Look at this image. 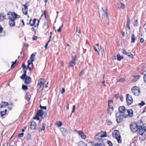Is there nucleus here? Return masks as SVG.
Here are the masks:
<instances>
[{"instance_id":"nucleus-35","label":"nucleus","mask_w":146,"mask_h":146,"mask_svg":"<svg viewBox=\"0 0 146 146\" xmlns=\"http://www.w3.org/2000/svg\"><path fill=\"white\" fill-rule=\"evenodd\" d=\"M125 80V79L123 78H121L119 79L117 81V82H123Z\"/></svg>"},{"instance_id":"nucleus-49","label":"nucleus","mask_w":146,"mask_h":146,"mask_svg":"<svg viewBox=\"0 0 146 146\" xmlns=\"http://www.w3.org/2000/svg\"><path fill=\"white\" fill-rule=\"evenodd\" d=\"M42 129L44 130L45 128V127H46V125L44 123H43L42 125Z\"/></svg>"},{"instance_id":"nucleus-51","label":"nucleus","mask_w":146,"mask_h":146,"mask_svg":"<svg viewBox=\"0 0 146 146\" xmlns=\"http://www.w3.org/2000/svg\"><path fill=\"white\" fill-rule=\"evenodd\" d=\"M102 9L103 10V11H104V13H105V14H106V16L107 17H108V15L107 14V12H106L103 9V8H102Z\"/></svg>"},{"instance_id":"nucleus-62","label":"nucleus","mask_w":146,"mask_h":146,"mask_svg":"<svg viewBox=\"0 0 146 146\" xmlns=\"http://www.w3.org/2000/svg\"><path fill=\"white\" fill-rule=\"evenodd\" d=\"M27 73V71L25 70H24V74H23L24 75H26Z\"/></svg>"},{"instance_id":"nucleus-43","label":"nucleus","mask_w":146,"mask_h":146,"mask_svg":"<svg viewBox=\"0 0 146 146\" xmlns=\"http://www.w3.org/2000/svg\"><path fill=\"white\" fill-rule=\"evenodd\" d=\"M121 52L125 54L126 55V54H127V53H128V52H127L126 50H121Z\"/></svg>"},{"instance_id":"nucleus-9","label":"nucleus","mask_w":146,"mask_h":146,"mask_svg":"<svg viewBox=\"0 0 146 146\" xmlns=\"http://www.w3.org/2000/svg\"><path fill=\"white\" fill-rule=\"evenodd\" d=\"M76 56H75L74 57H73L72 60L69 64V67H73L75 65L76 62Z\"/></svg>"},{"instance_id":"nucleus-2","label":"nucleus","mask_w":146,"mask_h":146,"mask_svg":"<svg viewBox=\"0 0 146 146\" xmlns=\"http://www.w3.org/2000/svg\"><path fill=\"white\" fill-rule=\"evenodd\" d=\"M8 18L10 20L9 22V24L10 27H13L15 25V20L17 18L20 17V16L17 15L15 12H9L8 14Z\"/></svg>"},{"instance_id":"nucleus-27","label":"nucleus","mask_w":146,"mask_h":146,"mask_svg":"<svg viewBox=\"0 0 146 146\" xmlns=\"http://www.w3.org/2000/svg\"><path fill=\"white\" fill-rule=\"evenodd\" d=\"M83 145L84 146H94V143L92 142L89 143L87 145H86L85 143H83Z\"/></svg>"},{"instance_id":"nucleus-17","label":"nucleus","mask_w":146,"mask_h":146,"mask_svg":"<svg viewBox=\"0 0 146 146\" xmlns=\"http://www.w3.org/2000/svg\"><path fill=\"white\" fill-rule=\"evenodd\" d=\"M61 132L62 133V134L64 135H66L68 133L66 129L62 128L61 129Z\"/></svg>"},{"instance_id":"nucleus-21","label":"nucleus","mask_w":146,"mask_h":146,"mask_svg":"<svg viewBox=\"0 0 146 146\" xmlns=\"http://www.w3.org/2000/svg\"><path fill=\"white\" fill-rule=\"evenodd\" d=\"M8 103L7 102H2L1 105V108H3L4 107H5L8 105Z\"/></svg>"},{"instance_id":"nucleus-55","label":"nucleus","mask_w":146,"mask_h":146,"mask_svg":"<svg viewBox=\"0 0 146 146\" xmlns=\"http://www.w3.org/2000/svg\"><path fill=\"white\" fill-rule=\"evenodd\" d=\"M76 31L77 32H78L79 33H81L80 31V29H78L77 27V28H76Z\"/></svg>"},{"instance_id":"nucleus-33","label":"nucleus","mask_w":146,"mask_h":146,"mask_svg":"<svg viewBox=\"0 0 146 146\" xmlns=\"http://www.w3.org/2000/svg\"><path fill=\"white\" fill-rule=\"evenodd\" d=\"M27 76V75H25L23 74L22 76H21L20 77V78L21 79L24 80L25 79L26 77Z\"/></svg>"},{"instance_id":"nucleus-47","label":"nucleus","mask_w":146,"mask_h":146,"mask_svg":"<svg viewBox=\"0 0 146 146\" xmlns=\"http://www.w3.org/2000/svg\"><path fill=\"white\" fill-rule=\"evenodd\" d=\"M22 67H23V68L24 69H27V67L26 66L24 63H23V64ZM27 68H28V66H27Z\"/></svg>"},{"instance_id":"nucleus-14","label":"nucleus","mask_w":146,"mask_h":146,"mask_svg":"<svg viewBox=\"0 0 146 146\" xmlns=\"http://www.w3.org/2000/svg\"><path fill=\"white\" fill-rule=\"evenodd\" d=\"M77 131L82 139H86V136L82 131Z\"/></svg>"},{"instance_id":"nucleus-48","label":"nucleus","mask_w":146,"mask_h":146,"mask_svg":"<svg viewBox=\"0 0 146 146\" xmlns=\"http://www.w3.org/2000/svg\"><path fill=\"white\" fill-rule=\"evenodd\" d=\"M94 50H95V51H96L97 52L98 54H99V52L98 51L97 48H96V46H94Z\"/></svg>"},{"instance_id":"nucleus-13","label":"nucleus","mask_w":146,"mask_h":146,"mask_svg":"<svg viewBox=\"0 0 146 146\" xmlns=\"http://www.w3.org/2000/svg\"><path fill=\"white\" fill-rule=\"evenodd\" d=\"M31 81V79L30 77L27 76L26 77L25 83L27 84H30Z\"/></svg>"},{"instance_id":"nucleus-20","label":"nucleus","mask_w":146,"mask_h":146,"mask_svg":"<svg viewBox=\"0 0 146 146\" xmlns=\"http://www.w3.org/2000/svg\"><path fill=\"white\" fill-rule=\"evenodd\" d=\"M36 19H35L33 20L31 19L30 21V24L31 26L34 25L36 23Z\"/></svg>"},{"instance_id":"nucleus-19","label":"nucleus","mask_w":146,"mask_h":146,"mask_svg":"<svg viewBox=\"0 0 146 146\" xmlns=\"http://www.w3.org/2000/svg\"><path fill=\"white\" fill-rule=\"evenodd\" d=\"M116 99L119 100L120 99L121 100H123V98L122 96H119V94H117L115 95Z\"/></svg>"},{"instance_id":"nucleus-44","label":"nucleus","mask_w":146,"mask_h":146,"mask_svg":"<svg viewBox=\"0 0 146 146\" xmlns=\"http://www.w3.org/2000/svg\"><path fill=\"white\" fill-rule=\"evenodd\" d=\"M24 133H20L18 135V137H21L23 136L24 135Z\"/></svg>"},{"instance_id":"nucleus-12","label":"nucleus","mask_w":146,"mask_h":146,"mask_svg":"<svg viewBox=\"0 0 146 146\" xmlns=\"http://www.w3.org/2000/svg\"><path fill=\"white\" fill-rule=\"evenodd\" d=\"M45 113V112L42 109H40L37 111V116L42 117Z\"/></svg>"},{"instance_id":"nucleus-1","label":"nucleus","mask_w":146,"mask_h":146,"mask_svg":"<svg viewBox=\"0 0 146 146\" xmlns=\"http://www.w3.org/2000/svg\"><path fill=\"white\" fill-rule=\"evenodd\" d=\"M141 122H138L137 123L132 122L130 125L131 130L133 132L138 131L139 133L142 135L146 131V127Z\"/></svg>"},{"instance_id":"nucleus-24","label":"nucleus","mask_w":146,"mask_h":146,"mask_svg":"<svg viewBox=\"0 0 146 146\" xmlns=\"http://www.w3.org/2000/svg\"><path fill=\"white\" fill-rule=\"evenodd\" d=\"M131 42H134L135 40V35L133 33H132L131 35Z\"/></svg>"},{"instance_id":"nucleus-25","label":"nucleus","mask_w":146,"mask_h":146,"mask_svg":"<svg viewBox=\"0 0 146 146\" xmlns=\"http://www.w3.org/2000/svg\"><path fill=\"white\" fill-rule=\"evenodd\" d=\"M117 60L118 61H120L121 59L123 58V56L120 55L119 54H118L117 55Z\"/></svg>"},{"instance_id":"nucleus-53","label":"nucleus","mask_w":146,"mask_h":146,"mask_svg":"<svg viewBox=\"0 0 146 146\" xmlns=\"http://www.w3.org/2000/svg\"><path fill=\"white\" fill-rule=\"evenodd\" d=\"M31 29L32 30V31L33 32H34L35 33V34L36 33V30L35 29V28H34V27H33L32 29Z\"/></svg>"},{"instance_id":"nucleus-22","label":"nucleus","mask_w":146,"mask_h":146,"mask_svg":"<svg viewBox=\"0 0 146 146\" xmlns=\"http://www.w3.org/2000/svg\"><path fill=\"white\" fill-rule=\"evenodd\" d=\"M118 7L121 9H124L125 8V5L122 3H120L118 4Z\"/></svg>"},{"instance_id":"nucleus-60","label":"nucleus","mask_w":146,"mask_h":146,"mask_svg":"<svg viewBox=\"0 0 146 146\" xmlns=\"http://www.w3.org/2000/svg\"><path fill=\"white\" fill-rule=\"evenodd\" d=\"M134 78L137 79H138L139 78V77L138 76H136Z\"/></svg>"},{"instance_id":"nucleus-38","label":"nucleus","mask_w":146,"mask_h":146,"mask_svg":"<svg viewBox=\"0 0 146 146\" xmlns=\"http://www.w3.org/2000/svg\"><path fill=\"white\" fill-rule=\"evenodd\" d=\"M134 25L135 26H137L138 25V22L137 20H136L134 23Z\"/></svg>"},{"instance_id":"nucleus-5","label":"nucleus","mask_w":146,"mask_h":146,"mask_svg":"<svg viewBox=\"0 0 146 146\" xmlns=\"http://www.w3.org/2000/svg\"><path fill=\"white\" fill-rule=\"evenodd\" d=\"M112 135L113 137L117 140L119 143H121V137L119 131L116 130H115L113 132Z\"/></svg>"},{"instance_id":"nucleus-29","label":"nucleus","mask_w":146,"mask_h":146,"mask_svg":"<svg viewBox=\"0 0 146 146\" xmlns=\"http://www.w3.org/2000/svg\"><path fill=\"white\" fill-rule=\"evenodd\" d=\"M31 97V96L29 94H27L25 97V99L27 100H29Z\"/></svg>"},{"instance_id":"nucleus-32","label":"nucleus","mask_w":146,"mask_h":146,"mask_svg":"<svg viewBox=\"0 0 146 146\" xmlns=\"http://www.w3.org/2000/svg\"><path fill=\"white\" fill-rule=\"evenodd\" d=\"M56 124L58 127H60L62 125V123L61 121H58L56 123Z\"/></svg>"},{"instance_id":"nucleus-42","label":"nucleus","mask_w":146,"mask_h":146,"mask_svg":"<svg viewBox=\"0 0 146 146\" xmlns=\"http://www.w3.org/2000/svg\"><path fill=\"white\" fill-rule=\"evenodd\" d=\"M127 104L129 106L131 105L133 103L132 101H127Z\"/></svg>"},{"instance_id":"nucleus-41","label":"nucleus","mask_w":146,"mask_h":146,"mask_svg":"<svg viewBox=\"0 0 146 146\" xmlns=\"http://www.w3.org/2000/svg\"><path fill=\"white\" fill-rule=\"evenodd\" d=\"M126 55H127L129 57H132L133 56V54H131L130 53L128 52L127 54H126Z\"/></svg>"},{"instance_id":"nucleus-56","label":"nucleus","mask_w":146,"mask_h":146,"mask_svg":"<svg viewBox=\"0 0 146 146\" xmlns=\"http://www.w3.org/2000/svg\"><path fill=\"white\" fill-rule=\"evenodd\" d=\"M13 107V105L12 104L11 105L9 106V108L10 110H11Z\"/></svg>"},{"instance_id":"nucleus-8","label":"nucleus","mask_w":146,"mask_h":146,"mask_svg":"<svg viewBox=\"0 0 146 146\" xmlns=\"http://www.w3.org/2000/svg\"><path fill=\"white\" fill-rule=\"evenodd\" d=\"M139 89V88L136 86L133 87L131 89L132 92L134 95L138 96L140 93Z\"/></svg>"},{"instance_id":"nucleus-40","label":"nucleus","mask_w":146,"mask_h":146,"mask_svg":"<svg viewBox=\"0 0 146 146\" xmlns=\"http://www.w3.org/2000/svg\"><path fill=\"white\" fill-rule=\"evenodd\" d=\"M145 102H143V101H142V102L141 103H140L139 104V105L141 106H143L144 105H145Z\"/></svg>"},{"instance_id":"nucleus-63","label":"nucleus","mask_w":146,"mask_h":146,"mask_svg":"<svg viewBox=\"0 0 146 146\" xmlns=\"http://www.w3.org/2000/svg\"><path fill=\"white\" fill-rule=\"evenodd\" d=\"M48 42H47L46 44V45L45 46V48H46V49L47 48V46H48Z\"/></svg>"},{"instance_id":"nucleus-15","label":"nucleus","mask_w":146,"mask_h":146,"mask_svg":"<svg viewBox=\"0 0 146 146\" xmlns=\"http://www.w3.org/2000/svg\"><path fill=\"white\" fill-rule=\"evenodd\" d=\"M23 6L24 7V8H22L24 14L26 15L27 14L28 11V7L27 5H24Z\"/></svg>"},{"instance_id":"nucleus-7","label":"nucleus","mask_w":146,"mask_h":146,"mask_svg":"<svg viewBox=\"0 0 146 146\" xmlns=\"http://www.w3.org/2000/svg\"><path fill=\"white\" fill-rule=\"evenodd\" d=\"M35 54H32L31 55L30 59L28 61V67L30 70H31V68L33 67V62L34 60V59L35 58Z\"/></svg>"},{"instance_id":"nucleus-3","label":"nucleus","mask_w":146,"mask_h":146,"mask_svg":"<svg viewBox=\"0 0 146 146\" xmlns=\"http://www.w3.org/2000/svg\"><path fill=\"white\" fill-rule=\"evenodd\" d=\"M119 111L118 113H122L123 114L127 115L131 117H133V110L131 109L128 110L125 109L124 106H120L119 108Z\"/></svg>"},{"instance_id":"nucleus-6","label":"nucleus","mask_w":146,"mask_h":146,"mask_svg":"<svg viewBox=\"0 0 146 146\" xmlns=\"http://www.w3.org/2000/svg\"><path fill=\"white\" fill-rule=\"evenodd\" d=\"M46 81L44 79L40 78L38 81V83L37 85V87H39L38 90V92H40L43 90L44 83Z\"/></svg>"},{"instance_id":"nucleus-57","label":"nucleus","mask_w":146,"mask_h":146,"mask_svg":"<svg viewBox=\"0 0 146 146\" xmlns=\"http://www.w3.org/2000/svg\"><path fill=\"white\" fill-rule=\"evenodd\" d=\"M62 26V25H61V26L59 27V29H58V32H60V31Z\"/></svg>"},{"instance_id":"nucleus-28","label":"nucleus","mask_w":146,"mask_h":146,"mask_svg":"<svg viewBox=\"0 0 146 146\" xmlns=\"http://www.w3.org/2000/svg\"><path fill=\"white\" fill-rule=\"evenodd\" d=\"M45 26H46V27L47 28L46 29H45V30L46 31V32L47 33L48 32V27L47 26V24L46 23V22H44V24L43 26V28H44Z\"/></svg>"},{"instance_id":"nucleus-52","label":"nucleus","mask_w":146,"mask_h":146,"mask_svg":"<svg viewBox=\"0 0 146 146\" xmlns=\"http://www.w3.org/2000/svg\"><path fill=\"white\" fill-rule=\"evenodd\" d=\"M3 28L0 25V34L2 33Z\"/></svg>"},{"instance_id":"nucleus-4","label":"nucleus","mask_w":146,"mask_h":146,"mask_svg":"<svg viewBox=\"0 0 146 146\" xmlns=\"http://www.w3.org/2000/svg\"><path fill=\"white\" fill-rule=\"evenodd\" d=\"M115 115V118L117 122L118 123H120L122 122L123 118H126L131 117L127 116V115H124L122 113L118 112L116 113Z\"/></svg>"},{"instance_id":"nucleus-34","label":"nucleus","mask_w":146,"mask_h":146,"mask_svg":"<svg viewBox=\"0 0 146 146\" xmlns=\"http://www.w3.org/2000/svg\"><path fill=\"white\" fill-rule=\"evenodd\" d=\"M20 25H21V26L23 27L25 26V24L23 20H22L20 22Z\"/></svg>"},{"instance_id":"nucleus-37","label":"nucleus","mask_w":146,"mask_h":146,"mask_svg":"<svg viewBox=\"0 0 146 146\" xmlns=\"http://www.w3.org/2000/svg\"><path fill=\"white\" fill-rule=\"evenodd\" d=\"M0 114H1V116H2L5 115L6 114V113H5V111H1L0 112Z\"/></svg>"},{"instance_id":"nucleus-64","label":"nucleus","mask_w":146,"mask_h":146,"mask_svg":"<svg viewBox=\"0 0 146 146\" xmlns=\"http://www.w3.org/2000/svg\"><path fill=\"white\" fill-rule=\"evenodd\" d=\"M112 58L113 59L115 60L116 59V57L115 56H113Z\"/></svg>"},{"instance_id":"nucleus-61","label":"nucleus","mask_w":146,"mask_h":146,"mask_svg":"<svg viewBox=\"0 0 146 146\" xmlns=\"http://www.w3.org/2000/svg\"><path fill=\"white\" fill-rule=\"evenodd\" d=\"M33 40H36V36H35L33 38Z\"/></svg>"},{"instance_id":"nucleus-23","label":"nucleus","mask_w":146,"mask_h":146,"mask_svg":"<svg viewBox=\"0 0 146 146\" xmlns=\"http://www.w3.org/2000/svg\"><path fill=\"white\" fill-rule=\"evenodd\" d=\"M126 100H133V99L131 96L129 94L126 95Z\"/></svg>"},{"instance_id":"nucleus-36","label":"nucleus","mask_w":146,"mask_h":146,"mask_svg":"<svg viewBox=\"0 0 146 146\" xmlns=\"http://www.w3.org/2000/svg\"><path fill=\"white\" fill-rule=\"evenodd\" d=\"M40 108H41L40 109H42V110H43L44 109V110H46V106H42L41 104L40 105Z\"/></svg>"},{"instance_id":"nucleus-46","label":"nucleus","mask_w":146,"mask_h":146,"mask_svg":"<svg viewBox=\"0 0 146 146\" xmlns=\"http://www.w3.org/2000/svg\"><path fill=\"white\" fill-rule=\"evenodd\" d=\"M75 108H76L75 105H74L73 106V108L72 111V113L74 112L75 109Z\"/></svg>"},{"instance_id":"nucleus-58","label":"nucleus","mask_w":146,"mask_h":146,"mask_svg":"<svg viewBox=\"0 0 146 146\" xmlns=\"http://www.w3.org/2000/svg\"><path fill=\"white\" fill-rule=\"evenodd\" d=\"M94 146H100V145H99V143L98 142L97 143H94Z\"/></svg>"},{"instance_id":"nucleus-54","label":"nucleus","mask_w":146,"mask_h":146,"mask_svg":"<svg viewBox=\"0 0 146 146\" xmlns=\"http://www.w3.org/2000/svg\"><path fill=\"white\" fill-rule=\"evenodd\" d=\"M143 79L144 81L145 82V83H146V74L143 77Z\"/></svg>"},{"instance_id":"nucleus-30","label":"nucleus","mask_w":146,"mask_h":146,"mask_svg":"<svg viewBox=\"0 0 146 146\" xmlns=\"http://www.w3.org/2000/svg\"><path fill=\"white\" fill-rule=\"evenodd\" d=\"M101 133V134L102 138L106 137L107 135V133L106 132H104L103 131L100 132Z\"/></svg>"},{"instance_id":"nucleus-16","label":"nucleus","mask_w":146,"mask_h":146,"mask_svg":"<svg viewBox=\"0 0 146 146\" xmlns=\"http://www.w3.org/2000/svg\"><path fill=\"white\" fill-rule=\"evenodd\" d=\"M106 142V140H101L99 141L98 143L100 146H104L105 145V144Z\"/></svg>"},{"instance_id":"nucleus-26","label":"nucleus","mask_w":146,"mask_h":146,"mask_svg":"<svg viewBox=\"0 0 146 146\" xmlns=\"http://www.w3.org/2000/svg\"><path fill=\"white\" fill-rule=\"evenodd\" d=\"M131 23V22L129 19H128L127 21V23L126 25V28H128L129 29H130L129 25Z\"/></svg>"},{"instance_id":"nucleus-59","label":"nucleus","mask_w":146,"mask_h":146,"mask_svg":"<svg viewBox=\"0 0 146 146\" xmlns=\"http://www.w3.org/2000/svg\"><path fill=\"white\" fill-rule=\"evenodd\" d=\"M144 39H143V38H141V39L140 41V42H141V43H142L143 42H144Z\"/></svg>"},{"instance_id":"nucleus-39","label":"nucleus","mask_w":146,"mask_h":146,"mask_svg":"<svg viewBox=\"0 0 146 146\" xmlns=\"http://www.w3.org/2000/svg\"><path fill=\"white\" fill-rule=\"evenodd\" d=\"M107 122L108 125H111L112 123V122L109 120H107Z\"/></svg>"},{"instance_id":"nucleus-45","label":"nucleus","mask_w":146,"mask_h":146,"mask_svg":"<svg viewBox=\"0 0 146 146\" xmlns=\"http://www.w3.org/2000/svg\"><path fill=\"white\" fill-rule=\"evenodd\" d=\"M108 143L109 146H112V144L110 141H108Z\"/></svg>"},{"instance_id":"nucleus-18","label":"nucleus","mask_w":146,"mask_h":146,"mask_svg":"<svg viewBox=\"0 0 146 146\" xmlns=\"http://www.w3.org/2000/svg\"><path fill=\"white\" fill-rule=\"evenodd\" d=\"M102 138L101 134L100 132L97 134L95 137V139L96 140L100 139Z\"/></svg>"},{"instance_id":"nucleus-31","label":"nucleus","mask_w":146,"mask_h":146,"mask_svg":"<svg viewBox=\"0 0 146 146\" xmlns=\"http://www.w3.org/2000/svg\"><path fill=\"white\" fill-rule=\"evenodd\" d=\"M22 88L23 90L25 91L27 90L28 89L27 86L24 85H22Z\"/></svg>"},{"instance_id":"nucleus-50","label":"nucleus","mask_w":146,"mask_h":146,"mask_svg":"<svg viewBox=\"0 0 146 146\" xmlns=\"http://www.w3.org/2000/svg\"><path fill=\"white\" fill-rule=\"evenodd\" d=\"M65 91V89L64 88H63L62 89V90L61 91V93L62 94H63L64 93Z\"/></svg>"},{"instance_id":"nucleus-11","label":"nucleus","mask_w":146,"mask_h":146,"mask_svg":"<svg viewBox=\"0 0 146 146\" xmlns=\"http://www.w3.org/2000/svg\"><path fill=\"white\" fill-rule=\"evenodd\" d=\"M36 124L35 122L32 121L31 123L30 128L32 130H35L36 129Z\"/></svg>"},{"instance_id":"nucleus-10","label":"nucleus","mask_w":146,"mask_h":146,"mask_svg":"<svg viewBox=\"0 0 146 146\" xmlns=\"http://www.w3.org/2000/svg\"><path fill=\"white\" fill-rule=\"evenodd\" d=\"M108 106L109 109L108 111V113L111 115L113 111V108L112 106H110V104L113 103V101H108Z\"/></svg>"}]
</instances>
